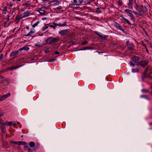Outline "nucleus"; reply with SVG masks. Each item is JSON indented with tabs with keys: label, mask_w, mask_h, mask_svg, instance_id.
<instances>
[{
	"label": "nucleus",
	"mask_w": 152,
	"mask_h": 152,
	"mask_svg": "<svg viewBox=\"0 0 152 152\" xmlns=\"http://www.w3.org/2000/svg\"><path fill=\"white\" fill-rule=\"evenodd\" d=\"M59 40V38L58 37H49L46 40V43L49 45H54Z\"/></svg>",
	"instance_id": "f257e3e1"
},
{
	"label": "nucleus",
	"mask_w": 152,
	"mask_h": 152,
	"mask_svg": "<svg viewBox=\"0 0 152 152\" xmlns=\"http://www.w3.org/2000/svg\"><path fill=\"white\" fill-rule=\"evenodd\" d=\"M140 58L137 56H134L131 59L130 62L131 66H134L135 65H137L139 63Z\"/></svg>",
	"instance_id": "f03ea898"
},
{
	"label": "nucleus",
	"mask_w": 152,
	"mask_h": 152,
	"mask_svg": "<svg viewBox=\"0 0 152 152\" xmlns=\"http://www.w3.org/2000/svg\"><path fill=\"white\" fill-rule=\"evenodd\" d=\"M148 71V69L147 68L144 70V72H143L142 75V81H144V80L146 78L149 77L151 78H152L151 76L147 75V72Z\"/></svg>",
	"instance_id": "7ed1b4c3"
},
{
	"label": "nucleus",
	"mask_w": 152,
	"mask_h": 152,
	"mask_svg": "<svg viewBox=\"0 0 152 152\" xmlns=\"http://www.w3.org/2000/svg\"><path fill=\"white\" fill-rule=\"evenodd\" d=\"M5 124L4 121H2L0 123V127L1 130L3 134H5L6 132Z\"/></svg>",
	"instance_id": "20e7f679"
},
{
	"label": "nucleus",
	"mask_w": 152,
	"mask_h": 152,
	"mask_svg": "<svg viewBox=\"0 0 152 152\" xmlns=\"http://www.w3.org/2000/svg\"><path fill=\"white\" fill-rule=\"evenodd\" d=\"M60 3V2L58 0H54L50 1L49 3V5L50 6L52 5H58V4Z\"/></svg>",
	"instance_id": "39448f33"
},
{
	"label": "nucleus",
	"mask_w": 152,
	"mask_h": 152,
	"mask_svg": "<svg viewBox=\"0 0 152 152\" xmlns=\"http://www.w3.org/2000/svg\"><path fill=\"white\" fill-rule=\"evenodd\" d=\"M149 63V61L147 60L144 61H140V64L142 67H145Z\"/></svg>",
	"instance_id": "423d86ee"
},
{
	"label": "nucleus",
	"mask_w": 152,
	"mask_h": 152,
	"mask_svg": "<svg viewBox=\"0 0 152 152\" xmlns=\"http://www.w3.org/2000/svg\"><path fill=\"white\" fill-rule=\"evenodd\" d=\"M115 26L117 28H118L120 30L124 32L125 31L122 28V27L117 23H115L114 24Z\"/></svg>",
	"instance_id": "0eeeda50"
},
{
	"label": "nucleus",
	"mask_w": 152,
	"mask_h": 152,
	"mask_svg": "<svg viewBox=\"0 0 152 152\" xmlns=\"http://www.w3.org/2000/svg\"><path fill=\"white\" fill-rule=\"evenodd\" d=\"M13 143L15 144H17L19 145L26 144V142L24 141L13 142Z\"/></svg>",
	"instance_id": "6e6552de"
},
{
	"label": "nucleus",
	"mask_w": 152,
	"mask_h": 152,
	"mask_svg": "<svg viewBox=\"0 0 152 152\" xmlns=\"http://www.w3.org/2000/svg\"><path fill=\"white\" fill-rule=\"evenodd\" d=\"M128 48L129 50H134V45L132 43H129L127 45Z\"/></svg>",
	"instance_id": "1a4fd4ad"
},
{
	"label": "nucleus",
	"mask_w": 152,
	"mask_h": 152,
	"mask_svg": "<svg viewBox=\"0 0 152 152\" xmlns=\"http://www.w3.org/2000/svg\"><path fill=\"white\" fill-rule=\"evenodd\" d=\"M21 15H20L19 13H18V15H17L16 17V20L15 21L16 22V23H18L19 20L21 18H22V17L21 16Z\"/></svg>",
	"instance_id": "9d476101"
},
{
	"label": "nucleus",
	"mask_w": 152,
	"mask_h": 152,
	"mask_svg": "<svg viewBox=\"0 0 152 152\" xmlns=\"http://www.w3.org/2000/svg\"><path fill=\"white\" fill-rule=\"evenodd\" d=\"M20 52V50H19V49L16 51L12 52L10 54V56L12 57L14 56H16Z\"/></svg>",
	"instance_id": "9b49d317"
},
{
	"label": "nucleus",
	"mask_w": 152,
	"mask_h": 152,
	"mask_svg": "<svg viewBox=\"0 0 152 152\" xmlns=\"http://www.w3.org/2000/svg\"><path fill=\"white\" fill-rule=\"evenodd\" d=\"M66 22H64L63 24L59 23L58 24H57L55 23H53V24L54 25V26H56V27L57 26H64L66 25Z\"/></svg>",
	"instance_id": "f8f14e48"
},
{
	"label": "nucleus",
	"mask_w": 152,
	"mask_h": 152,
	"mask_svg": "<svg viewBox=\"0 0 152 152\" xmlns=\"http://www.w3.org/2000/svg\"><path fill=\"white\" fill-rule=\"evenodd\" d=\"M31 13V12L29 10L27 11L26 12H24L23 14V16L22 17V18H25L26 17L28 16Z\"/></svg>",
	"instance_id": "ddd939ff"
},
{
	"label": "nucleus",
	"mask_w": 152,
	"mask_h": 152,
	"mask_svg": "<svg viewBox=\"0 0 152 152\" xmlns=\"http://www.w3.org/2000/svg\"><path fill=\"white\" fill-rule=\"evenodd\" d=\"M68 31V29L62 30L59 32V34L61 35H64L67 34V32Z\"/></svg>",
	"instance_id": "4468645a"
},
{
	"label": "nucleus",
	"mask_w": 152,
	"mask_h": 152,
	"mask_svg": "<svg viewBox=\"0 0 152 152\" xmlns=\"http://www.w3.org/2000/svg\"><path fill=\"white\" fill-rule=\"evenodd\" d=\"M29 49V48L27 46H25L22 48H20L19 49V50L21 51L22 50H25L26 51H28Z\"/></svg>",
	"instance_id": "2eb2a0df"
},
{
	"label": "nucleus",
	"mask_w": 152,
	"mask_h": 152,
	"mask_svg": "<svg viewBox=\"0 0 152 152\" xmlns=\"http://www.w3.org/2000/svg\"><path fill=\"white\" fill-rule=\"evenodd\" d=\"M37 11L41 15H45V13L46 12L45 10H38Z\"/></svg>",
	"instance_id": "dca6fc26"
},
{
	"label": "nucleus",
	"mask_w": 152,
	"mask_h": 152,
	"mask_svg": "<svg viewBox=\"0 0 152 152\" xmlns=\"http://www.w3.org/2000/svg\"><path fill=\"white\" fill-rule=\"evenodd\" d=\"M1 72H0V73ZM0 79L1 80V81L2 83H3L6 80V78L3 77L2 75H0Z\"/></svg>",
	"instance_id": "f3484780"
},
{
	"label": "nucleus",
	"mask_w": 152,
	"mask_h": 152,
	"mask_svg": "<svg viewBox=\"0 0 152 152\" xmlns=\"http://www.w3.org/2000/svg\"><path fill=\"white\" fill-rule=\"evenodd\" d=\"M135 3L136 5V6H135V8L137 10H138L139 12L140 13H141V11H143V10H141L139 8V7L137 4L135 2Z\"/></svg>",
	"instance_id": "a211bd4d"
},
{
	"label": "nucleus",
	"mask_w": 152,
	"mask_h": 152,
	"mask_svg": "<svg viewBox=\"0 0 152 152\" xmlns=\"http://www.w3.org/2000/svg\"><path fill=\"white\" fill-rule=\"evenodd\" d=\"M34 31L31 30L27 34H25L24 35L25 36H31L33 33H34Z\"/></svg>",
	"instance_id": "6ab92c4d"
},
{
	"label": "nucleus",
	"mask_w": 152,
	"mask_h": 152,
	"mask_svg": "<svg viewBox=\"0 0 152 152\" xmlns=\"http://www.w3.org/2000/svg\"><path fill=\"white\" fill-rule=\"evenodd\" d=\"M129 2L128 4V5L129 7H131V8L132 9L133 8L132 5L133 3V0H129Z\"/></svg>",
	"instance_id": "aec40b11"
},
{
	"label": "nucleus",
	"mask_w": 152,
	"mask_h": 152,
	"mask_svg": "<svg viewBox=\"0 0 152 152\" xmlns=\"http://www.w3.org/2000/svg\"><path fill=\"white\" fill-rule=\"evenodd\" d=\"M122 19H123L125 20V21H126L129 25H132L131 23L127 19H126V18L122 17Z\"/></svg>",
	"instance_id": "412c9836"
},
{
	"label": "nucleus",
	"mask_w": 152,
	"mask_h": 152,
	"mask_svg": "<svg viewBox=\"0 0 152 152\" xmlns=\"http://www.w3.org/2000/svg\"><path fill=\"white\" fill-rule=\"evenodd\" d=\"M107 37V35L103 36L101 34L99 37L100 39L102 40H105L106 39Z\"/></svg>",
	"instance_id": "4be33fe9"
},
{
	"label": "nucleus",
	"mask_w": 152,
	"mask_h": 152,
	"mask_svg": "<svg viewBox=\"0 0 152 152\" xmlns=\"http://www.w3.org/2000/svg\"><path fill=\"white\" fill-rule=\"evenodd\" d=\"M124 12L129 13L130 15L132 14V11L128 9H125L124 10Z\"/></svg>",
	"instance_id": "5701e85b"
},
{
	"label": "nucleus",
	"mask_w": 152,
	"mask_h": 152,
	"mask_svg": "<svg viewBox=\"0 0 152 152\" xmlns=\"http://www.w3.org/2000/svg\"><path fill=\"white\" fill-rule=\"evenodd\" d=\"M30 4L31 3L29 1H28L26 3L23 4L22 5L27 7L28 5H30Z\"/></svg>",
	"instance_id": "b1692460"
},
{
	"label": "nucleus",
	"mask_w": 152,
	"mask_h": 152,
	"mask_svg": "<svg viewBox=\"0 0 152 152\" xmlns=\"http://www.w3.org/2000/svg\"><path fill=\"white\" fill-rule=\"evenodd\" d=\"M35 145V143L33 142H31L29 143V145L31 147H34Z\"/></svg>",
	"instance_id": "393cba45"
},
{
	"label": "nucleus",
	"mask_w": 152,
	"mask_h": 152,
	"mask_svg": "<svg viewBox=\"0 0 152 152\" xmlns=\"http://www.w3.org/2000/svg\"><path fill=\"white\" fill-rule=\"evenodd\" d=\"M10 95V93H8L4 95H3V96L5 98V99L7 98L8 97H9Z\"/></svg>",
	"instance_id": "a878e982"
},
{
	"label": "nucleus",
	"mask_w": 152,
	"mask_h": 152,
	"mask_svg": "<svg viewBox=\"0 0 152 152\" xmlns=\"http://www.w3.org/2000/svg\"><path fill=\"white\" fill-rule=\"evenodd\" d=\"M7 9V7L6 6L5 7L3 8V13H4L5 14H6Z\"/></svg>",
	"instance_id": "bb28decb"
},
{
	"label": "nucleus",
	"mask_w": 152,
	"mask_h": 152,
	"mask_svg": "<svg viewBox=\"0 0 152 152\" xmlns=\"http://www.w3.org/2000/svg\"><path fill=\"white\" fill-rule=\"evenodd\" d=\"M39 23V21H38L37 23H35L32 26V27L33 28L35 27L36 26H37L38 25V23Z\"/></svg>",
	"instance_id": "cd10ccee"
},
{
	"label": "nucleus",
	"mask_w": 152,
	"mask_h": 152,
	"mask_svg": "<svg viewBox=\"0 0 152 152\" xmlns=\"http://www.w3.org/2000/svg\"><path fill=\"white\" fill-rule=\"evenodd\" d=\"M19 67H20V66H15V67H12L10 68L9 69L10 70H13L14 69H15L18 68Z\"/></svg>",
	"instance_id": "c85d7f7f"
},
{
	"label": "nucleus",
	"mask_w": 152,
	"mask_h": 152,
	"mask_svg": "<svg viewBox=\"0 0 152 152\" xmlns=\"http://www.w3.org/2000/svg\"><path fill=\"white\" fill-rule=\"evenodd\" d=\"M12 122H7L5 123V124L7 126H10L12 125Z\"/></svg>",
	"instance_id": "c756f323"
},
{
	"label": "nucleus",
	"mask_w": 152,
	"mask_h": 152,
	"mask_svg": "<svg viewBox=\"0 0 152 152\" xmlns=\"http://www.w3.org/2000/svg\"><path fill=\"white\" fill-rule=\"evenodd\" d=\"M118 4L120 6L122 5V2L120 0H118Z\"/></svg>",
	"instance_id": "7c9ffc66"
},
{
	"label": "nucleus",
	"mask_w": 152,
	"mask_h": 152,
	"mask_svg": "<svg viewBox=\"0 0 152 152\" xmlns=\"http://www.w3.org/2000/svg\"><path fill=\"white\" fill-rule=\"evenodd\" d=\"M142 91L143 93H147L149 91L148 90L144 89L142 90Z\"/></svg>",
	"instance_id": "2f4dec72"
},
{
	"label": "nucleus",
	"mask_w": 152,
	"mask_h": 152,
	"mask_svg": "<svg viewBox=\"0 0 152 152\" xmlns=\"http://www.w3.org/2000/svg\"><path fill=\"white\" fill-rule=\"evenodd\" d=\"M132 72H138L139 70L137 69H132Z\"/></svg>",
	"instance_id": "473e14b6"
},
{
	"label": "nucleus",
	"mask_w": 152,
	"mask_h": 152,
	"mask_svg": "<svg viewBox=\"0 0 152 152\" xmlns=\"http://www.w3.org/2000/svg\"><path fill=\"white\" fill-rule=\"evenodd\" d=\"M48 26H46L45 27H43L42 28V31H43L45 30H46V29H47L48 28Z\"/></svg>",
	"instance_id": "72a5a7b5"
},
{
	"label": "nucleus",
	"mask_w": 152,
	"mask_h": 152,
	"mask_svg": "<svg viewBox=\"0 0 152 152\" xmlns=\"http://www.w3.org/2000/svg\"><path fill=\"white\" fill-rule=\"evenodd\" d=\"M133 12L136 15H139V16H140L141 15V13H140V12H139V13H138L137 12H135L134 11H133Z\"/></svg>",
	"instance_id": "f704fd0d"
},
{
	"label": "nucleus",
	"mask_w": 152,
	"mask_h": 152,
	"mask_svg": "<svg viewBox=\"0 0 152 152\" xmlns=\"http://www.w3.org/2000/svg\"><path fill=\"white\" fill-rule=\"evenodd\" d=\"M88 42L86 41H83L82 42V45H84L86 44H87Z\"/></svg>",
	"instance_id": "c9c22d12"
},
{
	"label": "nucleus",
	"mask_w": 152,
	"mask_h": 152,
	"mask_svg": "<svg viewBox=\"0 0 152 152\" xmlns=\"http://www.w3.org/2000/svg\"><path fill=\"white\" fill-rule=\"evenodd\" d=\"M4 58V55L1 54L0 56V61L2 60Z\"/></svg>",
	"instance_id": "e433bc0d"
},
{
	"label": "nucleus",
	"mask_w": 152,
	"mask_h": 152,
	"mask_svg": "<svg viewBox=\"0 0 152 152\" xmlns=\"http://www.w3.org/2000/svg\"><path fill=\"white\" fill-rule=\"evenodd\" d=\"M130 17H131V19L132 20H134V15H133L132 14L130 15Z\"/></svg>",
	"instance_id": "4c0bfd02"
},
{
	"label": "nucleus",
	"mask_w": 152,
	"mask_h": 152,
	"mask_svg": "<svg viewBox=\"0 0 152 152\" xmlns=\"http://www.w3.org/2000/svg\"><path fill=\"white\" fill-rule=\"evenodd\" d=\"M5 99L4 96H2L0 98V102L1 101H3L4 99Z\"/></svg>",
	"instance_id": "58836bf2"
},
{
	"label": "nucleus",
	"mask_w": 152,
	"mask_h": 152,
	"mask_svg": "<svg viewBox=\"0 0 152 152\" xmlns=\"http://www.w3.org/2000/svg\"><path fill=\"white\" fill-rule=\"evenodd\" d=\"M143 10L145 12H147L148 10L146 6L144 7Z\"/></svg>",
	"instance_id": "ea45409f"
},
{
	"label": "nucleus",
	"mask_w": 152,
	"mask_h": 152,
	"mask_svg": "<svg viewBox=\"0 0 152 152\" xmlns=\"http://www.w3.org/2000/svg\"><path fill=\"white\" fill-rule=\"evenodd\" d=\"M75 4H70L69 6V7L71 8H74L75 7Z\"/></svg>",
	"instance_id": "a19ab883"
},
{
	"label": "nucleus",
	"mask_w": 152,
	"mask_h": 152,
	"mask_svg": "<svg viewBox=\"0 0 152 152\" xmlns=\"http://www.w3.org/2000/svg\"><path fill=\"white\" fill-rule=\"evenodd\" d=\"M24 146V149L25 150H26V149L28 148V145H25Z\"/></svg>",
	"instance_id": "79ce46f5"
},
{
	"label": "nucleus",
	"mask_w": 152,
	"mask_h": 152,
	"mask_svg": "<svg viewBox=\"0 0 152 152\" xmlns=\"http://www.w3.org/2000/svg\"><path fill=\"white\" fill-rule=\"evenodd\" d=\"M63 8V7L61 6H59L58 7H57L56 8L54 9L55 10L59 9V10H61Z\"/></svg>",
	"instance_id": "37998d69"
},
{
	"label": "nucleus",
	"mask_w": 152,
	"mask_h": 152,
	"mask_svg": "<svg viewBox=\"0 0 152 152\" xmlns=\"http://www.w3.org/2000/svg\"><path fill=\"white\" fill-rule=\"evenodd\" d=\"M89 1H88L87 2L86 4H90L91 2V1H92V0H88Z\"/></svg>",
	"instance_id": "c03bdc74"
},
{
	"label": "nucleus",
	"mask_w": 152,
	"mask_h": 152,
	"mask_svg": "<svg viewBox=\"0 0 152 152\" xmlns=\"http://www.w3.org/2000/svg\"><path fill=\"white\" fill-rule=\"evenodd\" d=\"M78 1L79 3L80 4H83L84 3L83 1V0H78Z\"/></svg>",
	"instance_id": "a18cd8bd"
},
{
	"label": "nucleus",
	"mask_w": 152,
	"mask_h": 152,
	"mask_svg": "<svg viewBox=\"0 0 152 152\" xmlns=\"http://www.w3.org/2000/svg\"><path fill=\"white\" fill-rule=\"evenodd\" d=\"M3 115V113H2L1 114H0V117L2 116ZM2 121H4L3 120H2V119L0 118V123Z\"/></svg>",
	"instance_id": "49530a36"
},
{
	"label": "nucleus",
	"mask_w": 152,
	"mask_h": 152,
	"mask_svg": "<svg viewBox=\"0 0 152 152\" xmlns=\"http://www.w3.org/2000/svg\"><path fill=\"white\" fill-rule=\"evenodd\" d=\"M28 152H32V150L30 148H28Z\"/></svg>",
	"instance_id": "de8ad7c7"
},
{
	"label": "nucleus",
	"mask_w": 152,
	"mask_h": 152,
	"mask_svg": "<svg viewBox=\"0 0 152 152\" xmlns=\"http://www.w3.org/2000/svg\"><path fill=\"white\" fill-rule=\"evenodd\" d=\"M50 27H51V28H53L54 29H56V28H55L56 26H53V25H50Z\"/></svg>",
	"instance_id": "09e8293b"
},
{
	"label": "nucleus",
	"mask_w": 152,
	"mask_h": 152,
	"mask_svg": "<svg viewBox=\"0 0 152 152\" xmlns=\"http://www.w3.org/2000/svg\"><path fill=\"white\" fill-rule=\"evenodd\" d=\"M35 46H38L39 47H41L42 46L41 45V44H39V45L38 44H35Z\"/></svg>",
	"instance_id": "8fccbe9b"
},
{
	"label": "nucleus",
	"mask_w": 152,
	"mask_h": 152,
	"mask_svg": "<svg viewBox=\"0 0 152 152\" xmlns=\"http://www.w3.org/2000/svg\"><path fill=\"white\" fill-rule=\"evenodd\" d=\"M10 16L9 15H7V21H9L10 20Z\"/></svg>",
	"instance_id": "3c124183"
},
{
	"label": "nucleus",
	"mask_w": 152,
	"mask_h": 152,
	"mask_svg": "<svg viewBox=\"0 0 152 152\" xmlns=\"http://www.w3.org/2000/svg\"><path fill=\"white\" fill-rule=\"evenodd\" d=\"M87 48H81V49H80L78 50H77L76 51H78V50H86V49Z\"/></svg>",
	"instance_id": "603ef678"
},
{
	"label": "nucleus",
	"mask_w": 152,
	"mask_h": 152,
	"mask_svg": "<svg viewBox=\"0 0 152 152\" xmlns=\"http://www.w3.org/2000/svg\"><path fill=\"white\" fill-rule=\"evenodd\" d=\"M94 32L99 37L101 34H99L98 32L95 31Z\"/></svg>",
	"instance_id": "864d4df0"
},
{
	"label": "nucleus",
	"mask_w": 152,
	"mask_h": 152,
	"mask_svg": "<svg viewBox=\"0 0 152 152\" xmlns=\"http://www.w3.org/2000/svg\"><path fill=\"white\" fill-rule=\"evenodd\" d=\"M142 97H143V98H147L148 97V96L146 95L142 96Z\"/></svg>",
	"instance_id": "5fc2aeb1"
},
{
	"label": "nucleus",
	"mask_w": 152,
	"mask_h": 152,
	"mask_svg": "<svg viewBox=\"0 0 152 152\" xmlns=\"http://www.w3.org/2000/svg\"><path fill=\"white\" fill-rule=\"evenodd\" d=\"M55 54H59V52L58 51H56L55 52Z\"/></svg>",
	"instance_id": "6e6d98bb"
},
{
	"label": "nucleus",
	"mask_w": 152,
	"mask_h": 152,
	"mask_svg": "<svg viewBox=\"0 0 152 152\" xmlns=\"http://www.w3.org/2000/svg\"><path fill=\"white\" fill-rule=\"evenodd\" d=\"M73 1L75 4H77V0H73Z\"/></svg>",
	"instance_id": "4d7b16f0"
},
{
	"label": "nucleus",
	"mask_w": 152,
	"mask_h": 152,
	"mask_svg": "<svg viewBox=\"0 0 152 152\" xmlns=\"http://www.w3.org/2000/svg\"><path fill=\"white\" fill-rule=\"evenodd\" d=\"M38 35L39 36H42L43 35V34L42 33H41V34L39 33L38 34Z\"/></svg>",
	"instance_id": "13d9d810"
},
{
	"label": "nucleus",
	"mask_w": 152,
	"mask_h": 152,
	"mask_svg": "<svg viewBox=\"0 0 152 152\" xmlns=\"http://www.w3.org/2000/svg\"><path fill=\"white\" fill-rule=\"evenodd\" d=\"M47 18H42V20H47Z\"/></svg>",
	"instance_id": "bf43d9fd"
},
{
	"label": "nucleus",
	"mask_w": 152,
	"mask_h": 152,
	"mask_svg": "<svg viewBox=\"0 0 152 152\" xmlns=\"http://www.w3.org/2000/svg\"><path fill=\"white\" fill-rule=\"evenodd\" d=\"M15 13V11H12V14L13 15H15V13Z\"/></svg>",
	"instance_id": "052dcab7"
},
{
	"label": "nucleus",
	"mask_w": 152,
	"mask_h": 152,
	"mask_svg": "<svg viewBox=\"0 0 152 152\" xmlns=\"http://www.w3.org/2000/svg\"><path fill=\"white\" fill-rule=\"evenodd\" d=\"M96 10H100L99 8L97 7L96 8Z\"/></svg>",
	"instance_id": "680f3d73"
},
{
	"label": "nucleus",
	"mask_w": 152,
	"mask_h": 152,
	"mask_svg": "<svg viewBox=\"0 0 152 152\" xmlns=\"http://www.w3.org/2000/svg\"><path fill=\"white\" fill-rule=\"evenodd\" d=\"M141 7H142V9H143V8H144V7H143V6H142V5L141 6Z\"/></svg>",
	"instance_id": "e2e57ef3"
},
{
	"label": "nucleus",
	"mask_w": 152,
	"mask_h": 152,
	"mask_svg": "<svg viewBox=\"0 0 152 152\" xmlns=\"http://www.w3.org/2000/svg\"><path fill=\"white\" fill-rule=\"evenodd\" d=\"M98 53H102V52H98Z\"/></svg>",
	"instance_id": "0e129e2a"
},
{
	"label": "nucleus",
	"mask_w": 152,
	"mask_h": 152,
	"mask_svg": "<svg viewBox=\"0 0 152 152\" xmlns=\"http://www.w3.org/2000/svg\"><path fill=\"white\" fill-rule=\"evenodd\" d=\"M145 34L146 35H148V34L146 32H145Z\"/></svg>",
	"instance_id": "69168bd1"
},
{
	"label": "nucleus",
	"mask_w": 152,
	"mask_h": 152,
	"mask_svg": "<svg viewBox=\"0 0 152 152\" xmlns=\"http://www.w3.org/2000/svg\"><path fill=\"white\" fill-rule=\"evenodd\" d=\"M151 88H152V84L151 85Z\"/></svg>",
	"instance_id": "338daca9"
},
{
	"label": "nucleus",
	"mask_w": 152,
	"mask_h": 152,
	"mask_svg": "<svg viewBox=\"0 0 152 152\" xmlns=\"http://www.w3.org/2000/svg\"><path fill=\"white\" fill-rule=\"evenodd\" d=\"M101 12V11H100L99 12H98V13H100Z\"/></svg>",
	"instance_id": "774afa93"
}]
</instances>
